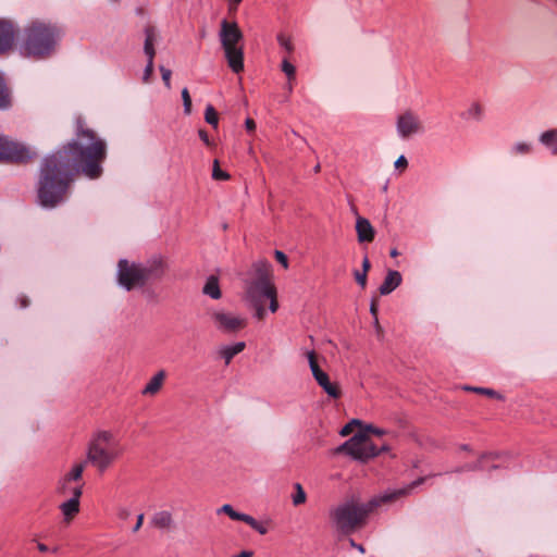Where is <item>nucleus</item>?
I'll return each instance as SVG.
<instances>
[{
  "label": "nucleus",
  "mask_w": 557,
  "mask_h": 557,
  "mask_svg": "<svg viewBox=\"0 0 557 557\" xmlns=\"http://www.w3.org/2000/svg\"><path fill=\"white\" fill-rule=\"evenodd\" d=\"M75 135L76 139L42 161L37 200L44 208H55L67 199L71 185L79 171L91 180L102 174L101 163L107 157L104 140L88 128L81 116L75 121Z\"/></svg>",
  "instance_id": "f257e3e1"
},
{
  "label": "nucleus",
  "mask_w": 557,
  "mask_h": 557,
  "mask_svg": "<svg viewBox=\"0 0 557 557\" xmlns=\"http://www.w3.org/2000/svg\"><path fill=\"white\" fill-rule=\"evenodd\" d=\"M246 347V344L244 342H237L233 345H226V346H222L218 354L220 356V358H222L225 362V364H230L232 359L240 354Z\"/></svg>",
  "instance_id": "6ab92c4d"
},
{
  "label": "nucleus",
  "mask_w": 557,
  "mask_h": 557,
  "mask_svg": "<svg viewBox=\"0 0 557 557\" xmlns=\"http://www.w3.org/2000/svg\"><path fill=\"white\" fill-rule=\"evenodd\" d=\"M166 373L164 370L158 371L146 384L141 394L145 396H154L163 386Z\"/></svg>",
  "instance_id": "dca6fc26"
},
{
  "label": "nucleus",
  "mask_w": 557,
  "mask_h": 557,
  "mask_svg": "<svg viewBox=\"0 0 557 557\" xmlns=\"http://www.w3.org/2000/svg\"><path fill=\"white\" fill-rule=\"evenodd\" d=\"M354 275L356 282L361 286V288H366L368 273L357 270L355 271Z\"/></svg>",
  "instance_id": "4c0bfd02"
},
{
  "label": "nucleus",
  "mask_w": 557,
  "mask_h": 557,
  "mask_svg": "<svg viewBox=\"0 0 557 557\" xmlns=\"http://www.w3.org/2000/svg\"><path fill=\"white\" fill-rule=\"evenodd\" d=\"M401 283V275L398 271L391 270L387 272L379 290L381 295H388L396 289Z\"/></svg>",
  "instance_id": "a211bd4d"
},
{
  "label": "nucleus",
  "mask_w": 557,
  "mask_h": 557,
  "mask_svg": "<svg viewBox=\"0 0 557 557\" xmlns=\"http://www.w3.org/2000/svg\"><path fill=\"white\" fill-rule=\"evenodd\" d=\"M243 0H230V7L236 9Z\"/></svg>",
  "instance_id": "5fc2aeb1"
},
{
  "label": "nucleus",
  "mask_w": 557,
  "mask_h": 557,
  "mask_svg": "<svg viewBox=\"0 0 557 557\" xmlns=\"http://www.w3.org/2000/svg\"><path fill=\"white\" fill-rule=\"evenodd\" d=\"M391 256L392 257H397L398 256V251L396 249H392L391 250Z\"/></svg>",
  "instance_id": "6e6d98bb"
},
{
  "label": "nucleus",
  "mask_w": 557,
  "mask_h": 557,
  "mask_svg": "<svg viewBox=\"0 0 557 557\" xmlns=\"http://www.w3.org/2000/svg\"><path fill=\"white\" fill-rule=\"evenodd\" d=\"M483 114V107L479 102H474L468 109V115L473 119H480Z\"/></svg>",
  "instance_id": "473e14b6"
},
{
  "label": "nucleus",
  "mask_w": 557,
  "mask_h": 557,
  "mask_svg": "<svg viewBox=\"0 0 557 557\" xmlns=\"http://www.w3.org/2000/svg\"><path fill=\"white\" fill-rule=\"evenodd\" d=\"M407 165H408V161H407V159H406L404 156H400V157L396 160V162H395V166H396L397 169H403V170H404V169H406V168H407Z\"/></svg>",
  "instance_id": "37998d69"
},
{
  "label": "nucleus",
  "mask_w": 557,
  "mask_h": 557,
  "mask_svg": "<svg viewBox=\"0 0 557 557\" xmlns=\"http://www.w3.org/2000/svg\"><path fill=\"white\" fill-rule=\"evenodd\" d=\"M255 309V315L258 320H263L265 317L264 300H249Z\"/></svg>",
  "instance_id": "c85d7f7f"
},
{
  "label": "nucleus",
  "mask_w": 557,
  "mask_h": 557,
  "mask_svg": "<svg viewBox=\"0 0 557 557\" xmlns=\"http://www.w3.org/2000/svg\"><path fill=\"white\" fill-rule=\"evenodd\" d=\"M556 2H557V0H556Z\"/></svg>",
  "instance_id": "4d7b16f0"
},
{
  "label": "nucleus",
  "mask_w": 557,
  "mask_h": 557,
  "mask_svg": "<svg viewBox=\"0 0 557 557\" xmlns=\"http://www.w3.org/2000/svg\"><path fill=\"white\" fill-rule=\"evenodd\" d=\"M205 121L210 124L213 128H218L219 125V114L213 106L208 104L205 111Z\"/></svg>",
  "instance_id": "a878e982"
},
{
  "label": "nucleus",
  "mask_w": 557,
  "mask_h": 557,
  "mask_svg": "<svg viewBox=\"0 0 557 557\" xmlns=\"http://www.w3.org/2000/svg\"><path fill=\"white\" fill-rule=\"evenodd\" d=\"M36 152L25 145L8 137L0 136V161L10 163H27L36 158Z\"/></svg>",
  "instance_id": "9d476101"
},
{
  "label": "nucleus",
  "mask_w": 557,
  "mask_h": 557,
  "mask_svg": "<svg viewBox=\"0 0 557 557\" xmlns=\"http://www.w3.org/2000/svg\"><path fill=\"white\" fill-rule=\"evenodd\" d=\"M356 232L359 243H371L374 239L375 231L366 218L359 216L357 219Z\"/></svg>",
  "instance_id": "2eb2a0df"
},
{
  "label": "nucleus",
  "mask_w": 557,
  "mask_h": 557,
  "mask_svg": "<svg viewBox=\"0 0 557 557\" xmlns=\"http://www.w3.org/2000/svg\"><path fill=\"white\" fill-rule=\"evenodd\" d=\"M86 462L84 461L74 463L71 469L60 478L57 492L63 496L81 498L85 485L83 480Z\"/></svg>",
  "instance_id": "1a4fd4ad"
},
{
  "label": "nucleus",
  "mask_w": 557,
  "mask_h": 557,
  "mask_svg": "<svg viewBox=\"0 0 557 557\" xmlns=\"http://www.w3.org/2000/svg\"><path fill=\"white\" fill-rule=\"evenodd\" d=\"M275 259L286 269L288 268V259L283 251L275 250Z\"/></svg>",
  "instance_id": "58836bf2"
},
{
  "label": "nucleus",
  "mask_w": 557,
  "mask_h": 557,
  "mask_svg": "<svg viewBox=\"0 0 557 557\" xmlns=\"http://www.w3.org/2000/svg\"><path fill=\"white\" fill-rule=\"evenodd\" d=\"M143 522H144V515H143V513H140V515H138V517H137V521H136L135 527L133 528V531H134V532H137V531L141 528Z\"/></svg>",
  "instance_id": "49530a36"
},
{
  "label": "nucleus",
  "mask_w": 557,
  "mask_h": 557,
  "mask_svg": "<svg viewBox=\"0 0 557 557\" xmlns=\"http://www.w3.org/2000/svg\"><path fill=\"white\" fill-rule=\"evenodd\" d=\"M154 527L159 529H170L173 525V518L169 511H160L152 519Z\"/></svg>",
  "instance_id": "b1692460"
},
{
  "label": "nucleus",
  "mask_w": 557,
  "mask_h": 557,
  "mask_svg": "<svg viewBox=\"0 0 557 557\" xmlns=\"http://www.w3.org/2000/svg\"><path fill=\"white\" fill-rule=\"evenodd\" d=\"M157 40V34L153 26H146L145 28V45L144 52L147 55V59H154L156 50L154 42Z\"/></svg>",
  "instance_id": "aec40b11"
},
{
  "label": "nucleus",
  "mask_w": 557,
  "mask_h": 557,
  "mask_svg": "<svg viewBox=\"0 0 557 557\" xmlns=\"http://www.w3.org/2000/svg\"><path fill=\"white\" fill-rule=\"evenodd\" d=\"M253 530L258 531L260 534H265L267 533V528H264L263 525H261L256 519H255V522L252 524H249Z\"/></svg>",
  "instance_id": "c03bdc74"
},
{
  "label": "nucleus",
  "mask_w": 557,
  "mask_h": 557,
  "mask_svg": "<svg viewBox=\"0 0 557 557\" xmlns=\"http://www.w3.org/2000/svg\"><path fill=\"white\" fill-rule=\"evenodd\" d=\"M21 308H26L29 305V300L26 296H20L17 298Z\"/></svg>",
  "instance_id": "09e8293b"
},
{
  "label": "nucleus",
  "mask_w": 557,
  "mask_h": 557,
  "mask_svg": "<svg viewBox=\"0 0 557 557\" xmlns=\"http://www.w3.org/2000/svg\"><path fill=\"white\" fill-rule=\"evenodd\" d=\"M423 131L422 122L412 111L401 113L397 119V132L400 137L408 138Z\"/></svg>",
  "instance_id": "ddd939ff"
},
{
  "label": "nucleus",
  "mask_w": 557,
  "mask_h": 557,
  "mask_svg": "<svg viewBox=\"0 0 557 557\" xmlns=\"http://www.w3.org/2000/svg\"><path fill=\"white\" fill-rule=\"evenodd\" d=\"M11 106V92L4 78L0 75V109H8Z\"/></svg>",
  "instance_id": "393cba45"
},
{
  "label": "nucleus",
  "mask_w": 557,
  "mask_h": 557,
  "mask_svg": "<svg viewBox=\"0 0 557 557\" xmlns=\"http://www.w3.org/2000/svg\"><path fill=\"white\" fill-rule=\"evenodd\" d=\"M245 126L248 132H253L256 129V123L252 119H247L245 121Z\"/></svg>",
  "instance_id": "a18cd8bd"
},
{
  "label": "nucleus",
  "mask_w": 557,
  "mask_h": 557,
  "mask_svg": "<svg viewBox=\"0 0 557 557\" xmlns=\"http://www.w3.org/2000/svg\"><path fill=\"white\" fill-rule=\"evenodd\" d=\"M160 72H161V75H162V81L164 83V85L166 86V88H171V76H172V72L171 70L164 67V66H160Z\"/></svg>",
  "instance_id": "e433bc0d"
},
{
  "label": "nucleus",
  "mask_w": 557,
  "mask_h": 557,
  "mask_svg": "<svg viewBox=\"0 0 557 557\" xmlns=\"http://www.w3.org/2000/svg\"><path fill=\"white\" fill-rule=\"evenodd\" d=\"M203 294L211 297L212 299H220L222 294L216 276L211 275L207 278V282L202 289Z\"/></svg>",
  "instance_id": "4be33fe9"
},
{
  "label": "nucleus",
  "mask_w": 557,
  "mask_h": 557,
  "mask_svg": "<svg viewBox=\"0 0 557 557\" xmlns=\"http://www.w3.org/2000/svg\"><path fill=\"white\" fill-rule=\"evenodd\" d=\"M37 548L40 553H47L49 552V547L44 543H38Z\"/></svg>",
  "instance_id": "864d4df0"
},
{
  "label": "nucleus",
  "mask_w": 557,
  "mask_h": 557,
  "mask_svg": "<svg viewBox=\"0 0 557 557\" xmlns=\"http://www.w3.org/2000/svg\"><path fill=\"white\" fill-rule=\"evenodd\" d=\"M515 151L517 153H528L531 151V146L525 143H519L515 146Z\"/></svg>",
  "instance_id": "ea45409f"
},
{
  "label": "nucleus",
  "mask_w": 557,
  "mask_h": 557,
  "mask_svg": "<svg viewBox=\"0 0 557 557\" xmlns=\"http://www.w3.org/2000/svg\"><path fill=\"white\" fill-rule=\"evenodd\" d=\"M212 178L215 181H227L230 180V174L223 170L220 169V163L215 159L213 161V169H212Z\"/></svg>",
  "instance_id": "bb28decb"
},
{
  "label": "nucleus",
  "mask_w": 557,
  "mask_h": 557,
  "mask_svg": "<svg viewBox=\"0 0 557 557\" xmlns=\"http://www.w3.org/2000/svg\"><path fill=\"white\" fill-rule=\"evenodd\" d=\"M124 454L116 432L99 429L91 433L86 448V462L99 473H104Z\"/></svg>",
  "instance_id": "7ed1b4c3"
},
{
  "label": "nucleus",
  "mask_w": 557,
  "mask_h": 557,
  "mask_svg": "<svg viewBox=\"0 0 557 557\" xmlns=\"http://www.w3.org/2000/svg\"><path fill=\"white\" fill-rule=\"evenodd\" d=\"M252 556H253V552H251V550H243L238 555H234L232 557H252Z\"/></svg>",
  "instance_id": "8fccbe9b"
},
{
  "label": "nucleus",
  "mask_w": 557,
  "mask_h": 557,
  "mask_svg": "<svg viewBox=\"0 0 557 557\" xmlns=\"http://www.w3.org/2000/svg\"><path fill=\"white\" fill-rule=\"evenodd\" d=\"M424 481L425 478H420L405 488L395 490L391 493L373 497L368 503L360 504L355 499L344 502L330 510V518L338 531L345 534H350L357 529L363 527L367 522L368 516L377 507L409 494L411 490L419 486Z\"/></svg>",
  "instance_id": "f03ea898"
},
{
  "label": "nucleus",
  "mask_w": 557,
  "mask_h": 557,
  "mask_svg": "<svg viewBox=\"0 0 557 557\" xmlns=\"http://www.w3.org/2000/svg\"><path fill=\"white\" fill-rule=\"evenodd\" d=\"M23 51L36 59L49 57L62 36V30L54 24L33 21L25 28Z\"/></svg>",
  "instance_id": "20e7f679"
},
{
  "label": "nucleus",
  "mask_w": 557,
  "mask_h": 557,
  "mask_svg": "<svg viewBox=\"0 0 557 557\" xmlns=\"http://www.w3.org/2000/svg\"><path fill=\"white\" fill-rule=\"evenodd\" d=\"M388 447L386 445H382L377 447L370 436L366 433H357L351 438L346 441L343 445H341L336 451L345 453L352 457L356 460L367 461L375 456H377L381 451L387 450Z\"/></svg>",
  "instance_id": "6e6552de"
},
{
  "label": "nucleus",
  "mask_w": 557,
  "mask_h": 557,
  "mask_svg": "<svg viewBox=\"0 0 557 557\" xmlns=\"http://www.w3.org/2000/svg\"><path fill=\"white\" fill-rule=\"evenodd\" d=\"M220 511L227 515L232 520L243 521L247 524H252L255 522L253 517L246 515V513L237 512L234 510V508L231 505H227V504L223 505L221 507Z\"/></svg>",
  "instance_id": "5701e85b"
},
{
  "label": "nucleus",
  "mask_w": 557,
  "mask_h": 557,
  "mask_svg": "<svg viewBox=\"0 0 557 557\" xmlns=\"http://www.w3.org/2000/svg\"><path fill=\"white\" fill-rule=\"evenodd\" d=\"M467 391H472L479 394L486 395L492 398H502L500 395L494 389L491 388H484V387H465Z\"/></svg>",
  "instance_id": "7c9ffc66"
},
{
  "label": "nucleus",
  "mask_w": 557,
  "mask_h": 557,
  "mask_svg": "<svg viewBox=\"0 0 557 557\" xmlns=\"http://www.w3.org/2000/svg\"><path fill=\"white\" fill-rule=\"evenodd\" d=\"M182 99L184 106V113L189 115L191 113V98L187 88L182 90Z\"/></svg>",
  "instance_id": "2f4dec72"
},
{
  "label": "nucleus",
  "mask_w": 557,
  "mask_h": 557,
  "mask_svg": "<svg viewBox=\"0 0 557 557\" xmlns=\"http://www.w3.org/2000/svg\"><path fill=\"white\" fill-rule=\"evenodd\" d=\"M198 135L206 146H208V147L213 146V143L210 140L209 135L205 129L200 128L198 131Z\"/></svg>",
  "instance_id": "a19ab883"
},
{
  "label": "nucleus",
  "mask_w": 557,
  "mask_h": 557,
  "mask_svg": "<svg viewBox=\"0 0 557 557\" xmlns=\"http://www.w3.org/2000/svg\"><path fill=\"white\" fill-rule=\"evenodd\" d=\"M256 278L252 280L246 289L248 300H270L269 309L276 312L278 309L277 294L274 284L271 281L270 264L258 262L255 264Z\"/></svg>",
  "instance_id": "0eeeda50"
},
{
  "label": "nucleus",
  "mask_w": 557,
  "mask_h": 557,
  "mask_svg": "<svg viewBox=\"0 0 557 557\" xmlns=\"http://www.w3.org/2000/svg\"><path fill=\"white\" fill-rule=\"evenodd\" d=\"M539 140L550 151L552 154L557 156V128H550L543 132Z\"/></svg>",
  "instance_id": "412c9836"
},
{
  "label": "nucleus",
  "mask_w": 557,
  "mask_h": 557,
  "mask_svg": "<svg viewBox=\"0 0 557 557\" xmlns=\"http://www.w3.org/2000/svg\"><path fill=\"white\" fill-rule=\"evenodd\" d=\"M81 498L70 497L67 500L60 505V510L63 515L65 522H71L79 512L81 509Z\"/></svg>",
  "instance_id": "f3484780"
},
{
  "label": "nucleus",
  "mask_w": 557,
  "mask_h": 557,
  "mask_svg": "<svg viewBox=\"0 0 557 557\" xmlns=\"http://www.w3.org/2000/svg\"><path fill=\"white\" fill-rule=\"evenodd\" d=\"M350 545L357 548L360 553H364V547L360 544H357L354 540H350Z\"/></svg>",
  "instance_id": "603ef678"
},
{
  "label": "nucleus",
  "mask_w": 557,
  "mask_h": 557,
  "mask_svg": "<svg viewBox=\"0 0 557 557\" xmlns=\"http://www.w3.org/2000/svg\"><path fill=\"white\" fill-rule=\"evenodd\" d=\"M165 272L162 259H153L147 264L128 262L122 259L117 263V282L126 290L143 287L150 280H159Z\"/></svg>",
  "instance_id": "39448f33"
},
{
  "label": "nucleus",
  "mask_w": 557,
  "mask_h": 557,
  "mask_svg": "<svg viewBox=\"0 0 557 557\" xmlns=\"http://www.w3.org/2000/svg\"><path fill=\"white\" fill-rule=\"evenodd\" d=\"M371 268V263L369 258L366 256L362 260V272L368 273Z\"/></svg>",
  "instance_id": "de8ad7c7"
},
{
  "label": "nucleus",
  "mask_w": 557,
  "mask_h": 557,
  "mask_svg": "<svg viewBox=\"0 0 557 557\" xmlns=\"http://www.w3.org/2000/svg\"><path fill=\"white\" fill-rule=\"evenodd\" d=\"M220 42L230 69L238 74L244 71V35L236 22L222 20Z\"/></svg>",
  "instance_id": "423d86ee"
},
{
  "label": "nucleus",
  "mask_w": 557,
  "mask_h": 557,
  "mask_svg": "<svg viewBox=\"0 0 557 557\" xmlns=\"http://www.w3.org/2000/svg\"><path fill=\"white\" fill-rule=\"evenodd\" d=\"M370 310H371L372 315L377 321V318H376V315H377V307H376L375 301H372Z\"/></svg>",
  "instance_id": "3c124183"
},
{
  "label": "nucleus",
  "mask_w": 557,
  "mask_h": 557,
  "mask_svg": "<svg viewBox=\"0 0 557 557\" xmlns=\"http://www.w3.org/2000/svg\"><path fill=\"white\" fill-rule=\"evenodd\" d=\"M359 424H360V421L354 419L349 423H347L346 425H344L342 428L339 434L342 436H348V435H350L354 432L355 428L358 426Z\"/></svg>",
  "instance_id": "f704fd0d"
},
{
  "label": "nucleus",
  "mask_w": 557,
  "mask_h": 557,
  "mask_svg": "<svg viewBox=\"0 0 557 557\" xmlns=\"http://www.w3.org/2000/svg\"><path fill=\"white\" fill-rule=\"evenodd\" d=\"M211 319L218 330L224 333H236L247 325V320L225 311H213Z\"/></svg>",
  "instance_id": "f8f14e48"
},
{
  "label": "nucleus",
  "mask_w": 557,
  "mask_h": 557,
  "mask_svg": "<svg viewBox=\"0 0 557 557\" xmlns=\"http://www.w3.org/2000/svg\"><path fill=\"white\" fill-rule=\"evenodd\" d=\"M362 433H366L368 435L373 434L376 436H382L383 434H385V431L382 429H377L375 426L369 425V426H367L366 431H363Z\"/></svg>",
  "instance_id": "79ce46f5"
},
{
  "label": "nucleus",
  "mask_w": 557,
  "mask_h": 557,
  "mask_svg": "<svg viewBox=\"0 0 557 557\" xmlns=\"http://www.w3.org/2000/svg\"><path fill=\"white\" fill-rule=\"evenodd\" d=\"M306 493L300 483L295 484V494L293 496V504L295 506L301 505L306 502Z\"/></svg>",
  "instance_id": "cd10ccee"
},
{
  "label": "nucleus",
  "mask_w": 557,
  "mask_h": 557,
  "mask_svg": "<svg viewBox=\"0 0 557 557\" xmlns=\"http://www.w3.org/2000/svg\"><path fill=\"white\" fill-rule=\"evenodd\" d=\"M282 71L286 74L289 82L295 79L296 67L287 59L282 61Z\"/></svg>",
  "instance_id": "c756f323"
},
{
  "label": "nucleus",
  "mask_w": 557,
  "mask_h": 557,
  "mask_svg": "<svg viewBox=\"0 0 557 557\" xmlns=\"http://www.w3.org/2000/svg\"><path fill=\"white\" fill-rule=\"evenodd\" d=\"M18 29L10 20L0 18V54L9 52L16 40Z\"/></svg>",
  "instance_id": "4468645a"
},
{
  "label": "nucleus",
  "mask_w": 557,
  "mask_h": 557,
  "mask_svg": "<svg viewBox=\"0 0 557 557\" xmlns=\"http://www.w3.org/2000/svg\"><path fill=\"white\" fill-rule=\"evenodd\" d=\"M152 74H153V59H147V65L144 71L143 82L145 84L150 83Z\"/></svg>",
  "instance_id": "72a5a7b5"
},
{
  "label": "nucleus",
  "mask_w": 557,
  "mask_h": 557,
  "mask_svg": "<svg viewBox=\"0 0 557 557\" xmlns=\"http://www.w3.org/2000/svg\"><path fill=\"white\" fill-rule=\"evenodd\" d=\"M311 373L318 385L333 399H338L342 396V389L337 382H331L330 376L324 372L319 363L318 356L314 350L307 351L306 354Z\"/></svg>",
  "instance_id": "9b49d317"
},
{
  "label": "nucleus",
  "mask_w": 557,
  "mask_h": 557,
  "mask_svg": "<svg viewBox=\"0 0 557 557\" xmlns=\"http://www.w3.org/2000/svg\"><path fill=\"white\" fill-rule=\"evenodd\" d=\"M277 41L287 51V53L293 51V45L289 38L281 34L277 36Z\"/></svg>",
  "instance_id": "c9c22d12"
}]
</instances>
